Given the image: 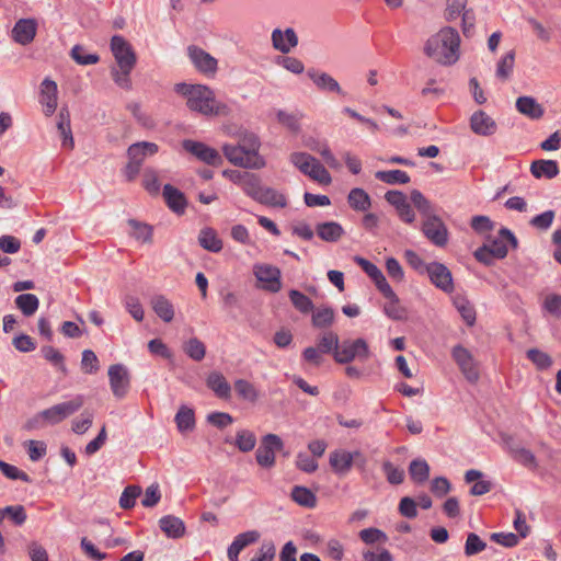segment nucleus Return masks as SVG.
<instances>
[{"instance_id":"1","label":"nucleus","mask_w":561,"mask_h":561,"mask_svg":"<svg viewBox=\"0 0 561 561\" xmlns=\"http://www.w3.org/2000/svg\"><path fill=\"white\" fill-rule=\"evenodd\" d=\"M175 90L186 96V104L191 111L206 116H227L230 113L229 106L217 101L215 92L207 85L179 83Z\"/></svg>"},{"instance_id":"2","label":"nucleus","mask_w":561,"mask_h":561,"mask_svg":"<svg viewBox=\"0 0 561 561\" xmlns=\"http://www.w3.org/2000/svg\"><path fill=\"white\" fill-rule=\"evenodd\" d=\"M460 36L456 28L445 26L432 35L424 45V54L443 66L459 59Z\"/></svg>"},{"instance_id":"3","label":"nucleus","mask_w":561,"mask_h":561,"mask_svg":"<svg viewBox=\"0 0 561 561\" xmlns=\"http://www.w3.org/2000/svg\"><path fill=\"white\" fill-rule=\"evenodd\" d=\"M259 137L253 133H244L238 144H226L222 147L225 157L233 165L245 169H261L265 165L264 159L259 154Z\"/></svg>"},{"instance_id":"4","label":"nucleus","mask_w":561,"mask_h":561,"mask_svg":"<svg viewBox=\"0 0 561 561\" xmlns=\"http://www.w3.org/2000/svg\"><path fill=\"white\" fill-rule=\"evenodd\" d=\"M369 356V346L364 339L344 340L334 352V360L339 364H348L354 359L365 362Z\"/></svg>"},{"instance_id":"5","label":"nucleus","mask_w":561,"mask_h":561,"mask_svg":"<svg viewBox=\"0 0 561 561\" xmlns=\"http://www.w3.org/2000/svg\"><path fill=\"white\" fill-rule=\"evenodd\" d=\"M284 448V442L276 434H266L261 439V445L255 451V460L257 465L265 469H271L276 463V451Z\"/></svg>"},{"instance_id":"6","label":"nucleus","mask_w":561,"mask_h":561,"mask_svg":"<svg viewBox=\"0 0 561 561\" xmlns=\"http://www.w3.org/2000/svg\"><path fill=\"white\" fill-rule=\"evenodd\" d=\"M83 403V397L77 396L72 400L55 404L41 411V416H44L46 424L55 425L77 412Z\"/></svg>"},{"instance_id":"7","label":"nucleus","mask_w":561,"mask_h":561,"mask_svg":"<svg viewBox=\"0 0 561 561\" xmlns=\"http://www.w3.org/2000/svg\"><path fill=\"white\" fill-rule=\"evenodd\" d=\"M451 357L469 382L474 383L479 380L480 373L478 363L468 348L460 344L455 345L451 350Z\"/></svg>"},{"instance_id":"8","label":"nucleus","mask_w":561,"mask_h":561,"mask_svg":"<svg viewBox=\"0 0 561 561\" xmlns=\"http://www.w3.org/2000/svg\"><path fill=\"white\" fill-rule=\"evenodd\" d=\"M187 56L195 69L206 77H214L218 70V60L196 45L187 47Z\"/></svg>"},{"instance_id":"9","label":"nucleus","mask_w":561,"mask_h":561,"mask_svg":"<svg viewBox=\"0 0 561 561\" xmlns=\"http://www.w3.org/2000/svg\"><path fill=\"white\" fill-rule=\"evenodd\" d=\"M182 147L185 151L208 165L218 167L222 164V158L219 152L204 142L184 139Z\"/></svg>"},{"instance_id":"10","label":"nucleus","mask_w":561,"mask_h":561,"mask_svg":"<svg viewBox=\"0 0 561 561\" xmlns=\"http://www.w3.org/2000/svg\"><path fill=\"white\" fill-rule=\"evenodd\" d=\"M111 50L119 68H134L137 62L131 45L121 35L111 38Z\"/></svg>"},{"instance_id":"11","label":"nucleus","mask_w":561,"mask_h":561,"mask_svg":"<svg viewBox=\"0 0 561 561\" xmlns=\"http://www.w3.org/2000/svg\"><path fill=\"white\" fill-rule=\"evenodd\" d=\"M253 273L260 283H263L262 288L270 293H278L282 289V273L276 266L270 264H255Z\"/></svg>"},{"instance_id":"12","label":"nucleus","mask_w":561,"mask_h":561,"mask_svg":"<svg viewBox=\"0 0 561 561\" xmlns=\"http://www.w3.org/2000/svg\"><path fill=\"white\" fill-rule=\"evenodd\" d=\"M353 260L371 278L377 289L382 294L383 297H394L393 289L387 282L381 270L376 264L359 255L354 256Z\"/></svg>"},{"instance_id":"13","label":"nucleus","mask_w":561,"mask_h":561,"mask_svg":"<svg viewBox=\"0 0 561 561\" xmlns=\"http://www.w3.org/2000/svg\"><path fill=\"white\" fill-rule=\"evenodd\" d=\"M426 274L436 288L446 294H451L455 290L451 272L445 264L439 262L428 263Z\"/></svg>"},{"instance_id":"14","label":"nucleus","mask_w":561,"mask_h":561,"mask_svg":"<svg viewBox=\"0 0 561 561\" xmlns=\"http://www.w3.org/2000/svg\"><path fill=\"white\" fill-rule=\"evenodd\" d=\"M111 390L115 398H124L129 389L130 376L127 368L122 364L111 365L108 368Z\"/></svg>"},{"instance_id":"15","label":"nucleus","mask_w":561,"mask_h":561,"mask_svg":"<svg viewBox=\"0 0 561 561\" xmlns=\"http://www.w3.org/2000/svg\"><path fill=\"white\" fill-rule=\"evenodd\" d=\"M422 231L424 236L437 247H444L448 241L447 228L443 220L436 215L426 217L422 226Z\"/></svg>"},{"instance_id":"16","label":"nucleus","mask_w":561,"mask_h":561,"mask_svg":"<svg viewBox=\"0 0 561 561\" xmlns=\"http://www.w3.org/2000/svg\"><path fill=\"white\" fill-rule=\"evenodd\" d=\"M507 244H510L512 249H517L518 240L510 229L503 227L499 231V237L493 239L488 245L493 257L501 260L508 253Z\"/></svg>"},{"instance_id":"17","label":"nucleus","mask_w":561,"mask_h":561,"mask_svg":"<svg viewBox=\"0 0 561 561\" xmlns=\"http://www.w3.org/2000/svg\"><path fill=\"white\" fill-rule=\"evenodd\" d=\"M37 23L34 19H20L12 28V38L15 43L27 45L36 36Z\"/></svg>"},{"instance_id":"18","label":"nucleus","mask_w":561,"mask_h":561,"mask_svg":"<svg viewBox=\"0 0 561 561\" xmlns=\"http://www.w3.org/2000/svg\"><path fill=\"white\" fill-rule=\"evenodd\" d=\"M271 39L274 49L282 54H288L298 45V36L291 27H287L284 32L279 28H275L272 32Z\"/></svg>"},{"instance_id":"19","label":"nucleus","mask_w":561,"mask_h":561,"mask_svg":"<svg viewBox=\"0 0 561 561\" xmlns=\"http://www.w3.org/2000/svg\"><path fill=\"white\" fill-rule=\"evenodd\" d=\"M359 456V451L334 450L330 454L329 462L335 473L343 476L351 470L354 460Z\"/></svg>"},{"instance_id":"20","label":"nucleus","mask_w":561,"mask_h":561,"mask_svg":"<svg viewBox=\"0 0 561 561\" xmlns=\"http://www.w3.org/2000/svg\"><path fill=\"white\" fill-rule=\"evenodd\" d=\"M470 127L480 136H491L497 129L495 121L483 111H477L471 115Z\"/></svg>"},{"instance_id":"21","label":"nucleus","mask_w":561,"mask_h":561,"mask_svg":"<svg viewBox=\"0 0 561 561\" xmlns=\"http://www.w3.org/2000/svg\"><path fill=\"white\" fill-rule=\"evenodd\" d=\"M57 83L46 78L41 84V103L46 116H51L57 107Z\"/></svg>"},{"instance_id":"22","label":"nucleus","mask_w":561,"mask_h":561,"mask_svg":"<svg viewBox=\"0 0 561 561\" xmlns=\"http://www.w3.org/2000/svg\"><path fill=\"white\" fill-rule=\"evenodd\" d=\"M159 150V146L154 142L140 141L130 145L127 149L128 160L131 162L142 165L147 157L156 154Z\"/></svg>"},{"instance_id":"23","label":"nucleus","mask_w":561,"mask_h":561,"mask_svg":"<svg viewBox=\"0 0 561 561\" xmlns=\"http://www.w3.org/2000/svg\"><path fill=\"white\" fill-rule=\"evenodd\" d=\"M163 197L168 207L178 215H183L187 207L185 195L171 184L163 186Z\"/></svg>"},{"instance_id":"24","label":"nucleus","mask_w":561,"mask_h":561,"mask_svg":"<svg viewBox=\"0 0 561 561\" xmlns=\"http://www.w3.org/2000/svg\"><path fill=\"white\" fill-rule=\"evenodd\" d=\"M159 527L168 538L179 539L185 535L184 522L174 515H165L159 519Z\"/></svg>"},{"instance_id":"25","label":"nucleus","mask_w":561,"mask_h":561,"mask_svg":"<svg viewBox=\"0 0 561 561\" xmlns=\"http://www.w3.org/2000/svg\"><path fill=\"white\" fill-rule=\"evenodd\" d=\"M516 110L530 119H540L545 110L533 96H519L515 103Z\"/></svg>"},{"instance_id":"26","label":"nucleus","mask_w":561,"mask_h":561,"mask_svg":"<svg viewBox=\"0 0 561 561\" xmlns=\"http://www.w3.org/2000/svg\"><path fill=\"white\" fill-rule=\"evenodd\" d=\"M307 75L319 90L343 94L339 82L329 73L318 72L316 69L311 68L308 70Z\"/></svg>"},{"instance_id":"27","label":"nucleus","mask_w":561,"mask_h":561,"mask_svg":"<svg viewBox=\"0 0 561 561\" xmlns=\"http://www.w3.org/2000/svg\"><path fill=\"white\" fill-rule=\"evenodd\" d=\"M206 385L219 399L227 400L231 397V386L221 373L211 371L207 376Z\"/></svg>"},{"instance_id":"28","label":"nucleus","mask_w":561,"mask_h":561,"mask_svg":"<svg viewBox=\"0 0 561 561\" xmlns=\"http://www.w3.org/2000/svg\"><path fill=\"white\" fill-rule=\"evenodd\" d=\"M530 172L536 179L546 178L551 180L559 174L560 170L557 161L540 159L531 162Z\"/></svg>"},{"instance_id":"29","label":"nucleus","mask_w":561,"mask_h":561,"mask_svg":"<svg viewBox=\"0 0 561 561\" xmlns=\"http://www.w3.org/2000/svg\"><path fill=\"white\" fill-rule=\"evenodd\" d=\"M482 476L483 473L476 469H470L465 474V481L467 483L476 481V483L470 489V494L473 496L484 495L489 493L493 488L491 481L481 480Z\"/></svg>"},{"instance_id":"30","label":"nucleus","mask_w":561,"mask_h":561,"mask_svg":"<svg viewBox=\"0 0 561 561\" xmlns=\"http://www.w3.org/2000/svg\"><path fill=\"white\" fill-rule=\"evenodd\" d=\"M150 305L156 314L164 322L169 323L174 318V307L172 302L163 295H156L151 298Z\"/></svg>"},{"instance_id":"31","label":"nucleus","mask_w":561,"mask_h":561,"mask_svg":"<svg viewBox=\"0 0 561 561\" xmlns=\"http://www.w3.org/2000/svg\"><path fill=\"white\" fill-rule=\"evenodd\" d=\"M316 231L318 237L327 242H336L344 234L343 227L335 221L318 224Z\"/></svg>"},{"instance_id":"32","label":"nucleus","mask_w":561,"mask_h":561,"mask_svg":"<svg viewBox=\"0 0 561 561\" xmlns=\"http://www.w3.org/2000/svg\"><path fill=\"white\" fill-rule=\"evenodd\" d=\"M347 203L355 211H367L371 207L368 193L359 187L352 188L347 195Z\"/></svg>"},{"instance_id":"33","label":"nucleus","mask_w":561,"mask_h":561,"mask_svg":"<svg viewBox=\"0 0 561 561\" xmlns=\"http://www.w3.org/2000/svg\"><path fill=\"white\" fill-rule=\"evenodd\" d=\"M199 245L214 253L222 250V241L218 238L216 230L213 228H204L198 234Z\"/></svg>"},{"instance_id":"34","label":"nucleus","mask_w":561,"mask_h":561,"mask_svg":"<svg viewBox=\"0 0 561 561\" xmlns=\"http://www.w3.org/2000/svg\"><path fill=\"white\" fill-rule=\"evenodd\" d=\"M291 499L298 505L307 508H313L317 505L316 494L306 486L295 485L291 489Z\"/></svg>"},{"instance_id":"35","label":"nucleus","mask_w":561,"mask_h":561,"mask_svg":"<svg viewBox=\"0 0 561 561\" xmlns=\"http://www.w3.org/2000/svg\"><path fill=\"white\" fill-rule=\"evenodd\" d=\"M255 201L260 204L273 207L283 208L287 205L286 197L271 187H263Z\"/></svg>"},{"instance_id":"36","label":"nucleus","mask_w":561,"mask_h":561,"mask_svg":"<svg viewBox=\"0 0 561 561\" xmlns=\"http://www.w3.org/2000/svg\"><path fill=\"white\" fill-rule=\"evenodd\" d=\"M174 421L181 433L192 431L195 427V413L193 409L182 405L175 414Z\"/></svg>"},{"instance_id":"37","label":"nucleus","mask_w":561,"mask_h":561,"mask_svg":"<svg viewBox=\"0 0 561 561\" xmlns=\"http://www.w3.org/2000/svg\"><path fill=\"white\" fill-rule=\"evenodd\" d=\"M312 325L314 328L324 329L332 325L334 322V310L331 307H323L313 309L312 311V318H311Z\"/></svg>"},{"instance_id":"38","label":"nucleus","mask_w":561,"mask_h":561,"mask_svg":"<svg viewBox=\"0 0 561 561\" xmlns=\"http://www.w3.org/2000/svg\"><path fill=\"white\" fill-rule=\"evenodd\" d=\"M377 180L394 185V184H407L410 182V176L405 171L402 170H389V171H377L375 173Z\"/></svg>"},{"instance_id":"39","label":"nucleus","mask_w":561,"mask_h":561,"mask_svg":"<svg viewBox=\"0 0 561 561\" xmlns=\"http://www.w3.org/2000/svg\"><path fill=\"white\" fill-rule=\"evenodd\" d=\"M15 305L25 317H31L37 311L39 300L33 294H21L15 298Z\"/></svg>"},{"instance_id":"40","label":"nucleus","mask_w":561,"mask_h":561,"mask_svg":"<svg viewBox=\"0 0 561 561\" xmlns=\"http://www.w3.org/2000/svg\"><path fill=\"white\" fill-rule=\"evenodd\" d=\"M409 473L415 483H424L430 477V467L423 459H414L409 466Z\"/></svg>"},{"instance_id":"41","label":"nucleus","mask_w":561,"mask_h":561,"mask_svg":"<svg viewBox=\"0 0 561 561\" xmlns=\"http://www.w3.org/2000/svg\"><path fill=\"white\" fill-rule=\"evenodd\" d=\"M301 117L302 114L299 112L288 113L286 111L279 110L276 113L277 122L295 134L300 130Z\"/></svg>"},{"instance_id":"42","label":"nucleus","mask_w":561,"mask_h":561,"mask_svg":"<svg viewBox=\"0 0 561 561\" xmlns=\"http://www.w3.org/2000/svg\"><path fill=\"white\" fill-rule=\"evenodd\" d=\"M289 299L293 306L301 313L307 314L314 309V305L312 300L297 289H291L289 291Z\"/></svg>"},{"instance_id":"43","label":"nucleus","mask_w":561,"mask_h":561,"mask_svg":"<svg viewBox=\"0 0 561 561\" xmlns=\"http://www.w3.org/2000/svg\"><path fill=\"white\" fill-rule=\"evenodd\" d=\"M514 62L515 51L510 50L499 60L496 66V77L502 81H506L513 72Z\"/></svg>"},{"instance_id":"44","label":"nucleus","mask_w":561,"mask_h":561,"mask_svg":"<svg viewBox=\"0 0 561 561\" xmlns=\"http://www.w3.org/2000/svg\"><path fill=\"white\" fill-rule=\"evenodd\" d=\"M256 444L255 434L249 430H240L236 434L234 445L242 453L253 450Z\"/></svg>"},{"instance_id":"45","label":"nucleus","mask_w":561,"mask_h":561,"mask_svg":"<svg viewBox=\"0 0 561 561\" xmlns=\"http://www.w3.org/2000/svg\"><path fill=\"white\" fill-rule=\"evenodd\" d=\"M43 357L49 362L53 366L66 374L67 368L65 365V356L54 346L46 345L41 350Z\"/></svg>"},{"instance_id":"46","label":"nucleus","mask_w":561,"mask_h":561,"mask_svg":"<svg viewBox=\"0 0 561 561\" xmlns=\"http://www.w3.org/2000/svg\"><path fill=\"white\" fill-rule=\"evenodd\" d=\"M183 350L190 358L196 362H201L206 355V346L197 337H191L184 344Z\"/></svg>"},{"instance_id":"47","label":"nucleus","mask_w":561,"mask_h":561,"mask_svg":"<svg viewBox=\"0 0 561 561\" xmlns=\"http://www.w3.org/2000/svg\"><path fill=\"white\" fill-rule=\"evenodd\" d=\"M234 390L241 399L250 402H255L259 398V392L255 387L245 379L236 380Z\"/></svg>"},{"instance_id":"48","label":"nucleus","mask_w":561,"mask_h":561,"mask_svg":"<svg viewBox=\"0 0 561 561\" xmlns=\"http://www.w3.org/2000/svg\"><path fill=\"white\" fill-rule=\"evenodd\" d=\"M410 198L414 207L425 217L434 215L431 202L419 191L412 190Z\"/></svg>"},{"instance_id":"49","label":"nucleus","mask_w":561,"mask_h":561,"mask_svg":"<svg viewBox=\"0 0 561 561\" xmlns=\"http://www.w3.org/2000/svg\"><path fill=\"white\" fill-rule=\"evenodd\" d=\"M527 358L537 367L539 370L548 369L552 365V358L549 354L538 350L529 348L526 353Z\"/></svg>"},{"instance_id":"50","label":"nucleus","mask_w":561,"mask_h":561,"mask_svg":"<svg viewBox=\"0 0 561 561\" xmlns=\"http://www.w3.org/2000/svg\"><path fill=\"white\" fill-rule=\"evenodd\" d=\"M142 490L139 485H127L119 497V506L123 510H130L135 506L137 497Z\"/></svg>"},{"instance_id":"51","label":"nucleus","mask_w":561,"mask_h":561,"mask_svg":"<svg viewBox=\"0 0 561 561\" xmlns=\"http://www.w3.org/2000/svg\"><path fill=\"white\" fill-rule=\"evenodd\" d=\"M454 304L467 325L472 327L476 322L474 307L466 298H457Z\"/></svg>"},{"instance_id":"52","label":"nucleus","mask_w":561,"mask_h":561,"mask_svg":"<svg viewBox=\"0 0 561 561\" xmlns=\"http://www.w3.org/2000/svg\"><path fill=\"white\" fill-rule=\"evenodd\" d=\"M339 344L340 340L337 334L333 331H328L320 337L317 347L323 354L332 353L334 355V352L339 348Z\"/></svg>"},{"instance_id":"53","label":"nucleus","mask_w":561,"mask_h":561,"mask_svg":"<svg viewBox=\"0 0 561 561\" xmlns=\"http://www.w3.org/2000/svg\"><path fill=\"white\" fill-rule=\"evenodd\" d=\"M70 56L77 64L83 66L94 65L100 60L98 54H88L81 45H75L70 51Z\"/></svg>"},{"instance_id":"54","label":"nucleus","mask_w":561,"mask_h":561,"mask_svg":"<svg viewBox=\"0 0 561 561\" xmlns=\"http://www.w3.org/2000/svg\"><path fill=\"white\" fill-rule=\"evenodd\" d=\"M129 226L134 229L133 236L135 239L144 242V243H151L152 242V227L139 222L135 219L128 220Z\"/></svg>"},{"instance_id":"55","label":"nucleus","mask_w":561,"mask_h":561,"mask_svg":"<svg viewBox=\"0 0 561 561\" xmlns=\"http://www.w3.org/2000/svg\"><path fill=\"white\" fill-rule=\"evenodd\" d=\"M134 68H119L112 67L111 69V76L113 81L122 89L124 90H131V79H130V72Z\"/></svg>"},{"instance_id":"56","label":"nucleus","mask_w":561,"mask_h":561,"mask_svg":"<svg viewBox=\"0 0 561 561\" xmlns=\"http://www.w3.org/2000/svg\"><path fill=\"white\" fill-rule=\"evenodd\" d=\"M358 537L366 545H374L376 542L386 543L388 541L386 533L375 527L360 530Z\"/></svg>"},{"instance_id":"57","label":"nucleus","mask_w":561,"mask_h":561,"mask_svg":"<svg viewBox=\"0 0 561 561\" xmlns=\"http://www.w3.org/2000/svg\"><path fill=\"white\" fill-rule=\"evenodd\" d=\"M316 158L306 152H293L290 154V162L304 174L310 171Z\"/></svg>"},{"instance_id":"58","label":"nucleus","mask_w":561,"mask_h":561,"mask_svg":"<svg viewBox=\"0 0 561 561\" xmlns=\"http://www.w3.org/2000/svg\"><path fill=\"white\" fill-rule=\"evenodd\" d=\"M241 188L248 196L255 201L263 186L261 185L259 175L249 172L245 176V180L243 181Z\"/></svg>"},{"instance_id":"59","label":"nucleus","mask_w":561,"mask_h":561,"mask_svg":"<svg viewBox=\"0 0 561 561\" xmlns=\"http://www.w3.org/2000/svg\"><path fill=\"white\" fill-rule=\"evenodd\" d=\"M81 369L84 374H96L100 369V362L92 350H84L81 358Z\"/></svg>"},{"instance_id":"60","label":"nucleus","mask_w":561,"mask_h":561,"mask_svg":"<svg viewBox=\"0 0 561 561\" xmlns=\"http://www.w3.org/2000/svg\"><path fill=\"white\" fill-rule=\"evenodd\" d=\"M486 548V543L476 534L469 533L465 543V554L467 557L476 556Z\"/></svg>"},{"instance_id":"61","label":"nucleus","mask_w":561,"mask_h":561,"mask_svg":"<svg viewBox=\"0 0 561 561\" xmlns=\"http://www.w3.org/2000/svg\"><path fill=\"white\" fill-rule=\"evenodd\" d=\"M4 517H8L14 525L22 526L27 518L23 505H10L3 508Z\"/></svg>"},{"instance_id":"62","label":"nucleus","mask_w":561,"mask_h":561,"mask_svg":"<svg viewBox=\"0 0 561 561\" xmlns=\"http://www.w3.org/2000/svg\"><path fill=\"white\" fill-rule=\"evenodd\" d=\"M307 175L323 185H329L332 182L331 174L318 160L312 164Z\"/></svg>"},{"instance_id":"63","label":"nucleus","mask_w":561,"mask_h":561,"mask_svg":"<svg viewBox=\"0 0 561 561\" xmlns=\"http://www.w3.org/2000/svg\"><path fill=\"white\" fill-rule=\"evenodd\" d=\"M542 308L552 317H554L557 319L561 318V295L560 294L547 295L543 300Z\"/></svg>"},{"instance_id":"64","label":"nucleus","mask_w":561,"mask_h":561,"mask_svg":"<svg viewBox=\"0 0 561 561\" xmlns=\"http://www.w3.org/2000/svg\"><path fill=\"white\" fill-rule=\"evenodd\" d=\"M276 556V548L273 541L264 540L255 553V556L250 561H273Z\"/></svg>"}]
</instances>
